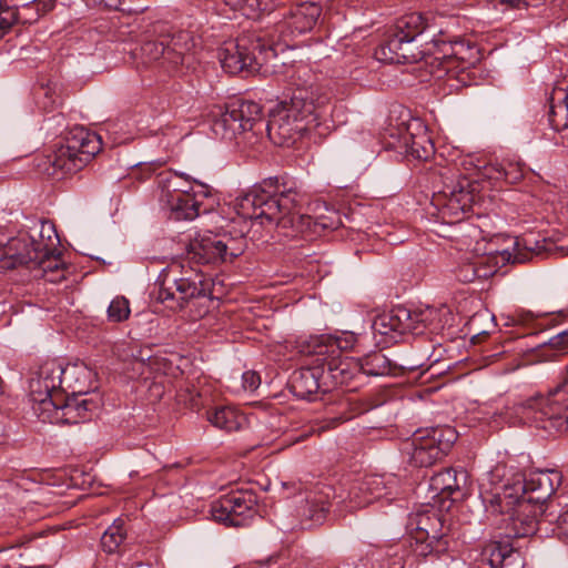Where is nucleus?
<instances>
[{
  "mask_svg": "<svg viewBox=\"0 0 568 568\" xmlns=\"http://www.w3.org/2000/svg\"><path fill=\"white\" fill-rule=\"evenodd\" d=\"M413 551L416 556L423 558L439 559L444 555H448L455 546V541L446 530L430 535L425 540L412 541Z\"/></svg>",
  "mask_w": 568,
  "mask_h": 568,
  "instance_id": "a878e982",
  "label": "nucleus"
},
{
  "mask_svg": "<svg viewBox=\"0 0 568 568\" xmlns=\"http://www.w3.org/2000/svg\"><path fill=\"white\" fill-rule=\"evenodd\" d=\"M519 557V552L508 540L489 541L480 552V562L491 568H501L508 560Z\"/></svg>",
  "mask_w": 568,
  "mask_h": 568,
  "instance_id": "2f4dec72",
  "label": "nucleus"
},
{
  "mask_svg": "<svg viewBox=\"0 0 568 568\" xmlns=\"http://www.w3.org/2000/svg\"><path fill=\"white\" fill-rule=\"evenodd\" d=\"M357 337L353 333H346L341 336L318 335L310 336L301 342V353L308 356H334L344 357L343 352L353 349Z\"/></svg>",
  "mask_w": 568,
  "mask_h": 568,
  "instance_id": "4be33fe9",
  "label": "nucleus"
},
{
  "mask_svg": "<svg viewBox=\"0 0 568 568\" xmlns=\"http://www.w3.org/2000/svg\"><path fill=\"white\" fill-rule=\"evenodd\" d=\"M313 364L324 369V389L331 392L339 386L351 387L353 382L361 377V364L353 357L313 356Z\"/></svg>",
  "mask_w": 568,
  "mask_h": 568,
  "instance_id": "f3484780",
  "label": "nucleus"
},
{
  "mask_svg": "<svg viewBox=\"0 0 568 568\" xmlns=\"http://www.w3.org/2000/svg\"><path fill=\"white\" fill-rule=\"evenodd\" d=\"M83 395H63V399H58V404L51 406L50 412H45L43 419H50L51 423L78 424L88 417V413L98 408V404L92 398H84Z\"/></svg>",
  "mask_w": 568,
  "mask_h": 568,
  "instance_id": "6ab92c4d",
  "label": "nucleus"
},
{
  "mask_svg": "<svg viewBox=\"0 0 568 568\" xmlns=\"http://www.w3.org/2000/svg\"><path fill=\"white\" fill-rule=\"evenodd\" d=\"M504 466H496L495 469L487 475L488 483L494 484L496 478H500L504 475Z\"/></svg>",
  "mask_w": 568,
  "mask_h": 568,
  "instance_id": "4d7b16f0",
  "label": "nucleus"
},
{
  "mask_svg": "<svg viewBox=\"0 0 568 568\" xmlns=\"http://www.w3.org/2000/svg\"><path fill=\"white\" fill-rule=\"evenodd\" d=\"M488 176L495 180H504L509 184H516L524 178V165L514 160H503L491 164Z\"/></svg>",
  "mask_w": 568,
  "mask_h": 568,
  "instance_id": "c9c22d12",
  "label": "nucleus"
},
{
  "mask_svg": "<svg viewBox=\"0 0 568 568\" xmlns=\"http://www.w3.org/2000/svg\"><path fill=\"white\" fill-rule=\"evenodd\" d=\"M199 190L189 193L190 202L186 197L180 199L178 203L161 202L162 205L171 212V217L174 220H193L200 214L201 201L197 196L207 197L211 194V189L204 183L196 182Z\"/></svg>",
  "mask_w": 568,
  "mask_h": 568,
  "instance_id": "393cba45",
  "label": "nucleus"
},
{
  "mask_svg": "<svg viewBox=\"0 0 568 568\" xmlns=\"http://www.w3.org/2000/svg\"><path fill=\"white\" fill-rule=\"evenodd\" d=\"M178 400L180 403H183L185 406L190 407L191 409H199L201 403H200V393H197L194 389L184 388L180 389L178 392Z\"/></svg>",
  "mask_w": 568,
  "mask_h": 568,
  "instance_id": "8fccbe9b",
  "label": "nucleus"
},
{
  "mask_svg": "<svg viewBox=\"0 0 568 568\" xmlns=\"http://www.w3.org/2000/svg\"><path fill=\"white\" fill-rule=\"evenodd\" d=\"M444 526L437 513H426L418 515L416 528L412 534V541H417L428 538L430 535L443 531Z\"/></svg>",
  "mask_w": 568,
  "mask_h": 568,
  "instance_id": "ea45409f",
  "label": "nucleus"
},
{
  "mask_svg": "<svg viewBox=\"0 0 568 568\" xmlns=\"http://www.w3.org/2000/svg\"><path fill=\"white\" fill-rule=\"evenodd\" d=\"M63 365L58 361H48L40 366L36 377L29 383L31 400L37 404L36 412L43 415L51 406L63 399Z\"/></svg>",
  "mask_w": 568,
  "mask_h": 568,
  "instance_id": "ddd939ff",
  "label": "nucleus"
},
{
  "mask_svg": "<svg viewBox=\"0 0 568 568\" xmlns=\"http://www.w3.org/2000/svg\"><path fill=\"white\" fill-rule=\"evenodd\" d=\"M521 414L539 427L568 432V385L565 382L547 395H536L520 404Z\"/></svg>",
  "mask_w": 568,
  "mask_h": 568,
  "instance_id": "0eeeda50",
  "label": "nucleus"
},
{
  "mask_svg": "<svg viewBox=\"0 0 568 568\" xmlns=\"http://www.w3.org/2000/svg\"><path fill=\"white\" fill-rule=\"evenodd\" d=\"M327 115V97L298 88L290 101H282L271 111L265 129L274 144L292 146L304 134L317 129Z\"/></svg>",
  "mask_w": 568,
  "mask_h": 568,
  "instance_id": "f03ea898",
  "label": "nucleus"
},
{
  "mask_svg": "<svg viewBox=\"0 0 568 568\" xmlns=\"http://www.w3.org/2000/svg\"><path fill=\"white\" fill-rule=\"evenodd\" d=\"M428 49L430 54L425 63L438 78L443 75L442 72L458 78L479 61L478 49L464 40L446 41L442 37L434 38L429 41Z\"/></svg>",
  "mask_w": 568,
  "mask_h": 568,
  "instance_id": "423d86ee",
  "label": "nucleus"
},
{
  "mask_svg": "<svg viewBox=\"0 0 568 568\" xmlns=\"http://www.w3.org/2000/svg\"><path fill=\"white\" fill-rule=\"evenodd\" d=\"M220 244L221 241L216 236L203 237L192 243L189 251L190 260L201 264L224 262Z\"/></svg>",
  "mask_w": 568,
  "mask_h": 568,
  "instance_id": "72a5a7b5",
  "label": "nucleus"
},
{
  "mask_svg": "<svg viewBox=\"0 0 568 568\" xmlns=\"http://www.w3.org/2000/svg\"><path fill=\"white\" fill-rule=\"evenodd\" d=\"M403 148L406 156L426 161L434 154V144L426 129L417 125L416 132L408 131L403 136Z\"/></svg>",
  "mask_w": 568,
  "mask_h": 568,
  "instance_id": "c85d7f7f",
  "label": "nucleus"
},
{
  "mask_svg": "<svg viewBox=\"0 0 568 568\" xmlns=\"http://www.w3.org/2000/svg\"><path fill=\"white\" fill-rule=\"evenodd\" d=\"M494 257L484 255L462 262L455 270L456 278L462 283H473L478 278H488L496 273Z\"/></svg>",
  "mask_w": 568,
  "mask_h": 568,
  "instance_id": "bb28decb",
  "label": "nucleus"
},
{
  "mask_svg": "<svg viewBox=\"0 0 568 568\" xmlns=\"http://www.w3.org/2000/svg\"><path fill=\"white\" fill-rule=\"evenodd\" d=\"M558 93L562 95V99L560 101H558L557 103H565L568 105V93H564V92H558Z\"/></svg>",
  "mask_w": 568,
  "mask_h": 568,
  "instance_id": "052dcab7",
  "label": "nucleus"
},
{
  "mask_svg": "<svg viewBox=\"0 0 568 568\" xmlns=\"http://www.w3.org/2000/svg\"><path fill=\"white\" fill-rule=\"evenodd\" d=\"M296 196L297 193L291 189L280 190L277 178H270L237 196L235 209L243 219L261 220V224L281 229L287 237L316 234L320 229L329 226L311 215L301 214Z\"/></svg>",
  "mask_w": 568,
  "mask_h": 568,
  "instance_id": "f257e3e1",
  "label": "nucleus"
},
{
  "mask_svg": "<svg viewBox=\"0 0 568 568\" xmlns=\"http://www.w3.org/2000/svg\"><path fill=\"white\" fill-rule=\"evenodd\" d=\"M219 240L221 241L220 245L224 262H232L235 257L242 255L246 248L244 231H241L237 236L223 234Z\"/></svg>",
  "mask_w": 568,
  "mask_h": 568,
  "instance_id": "79ce46f5",
  "label": "nucleus"
},
{
  "mask_svg": "<svg viewBox=\"0 0 568 568\" xmlns=\"http://www.w3.org/2000/svg\"><path fill=\"white\" fill-rule=\"evenodd\" d=\"M93 372L83 363L63 366V395H87L92 388Z\"/></svg>",
  "mask_w": 568,
  "mask_h": 568,
  "instance_id": "b1692460",
  "label": "nucleus"
},
{
  "mask_svg": "<svg viewBox=\"0 0 568 568\" xmlns=\"http://www.w3.org/2000/svg\"><path fill=\"white\" fill-rule=\"evenodd\" d=\"M108 320L112 323H121L131 314L129 300L124 296H115L108 307Z\"/></svg>",
  "mask_w": 568,
  "mask_h": 568,
  "instance_id": "c03bdc74",
  "label": "nucleus"
},
{
  "mask_svg": "<svg viewBox=\"0 0 568 568\" xmlns=\"http://www.w3.org/2000/svg\"><path fill=\"white\" fill-rule=\"evenodd\" d=\"M329 508L327 495L322 491L314 493L306 498V504L303 508V516L308 520L318 524L322 523Z\"/></svg>",
  "mask_w": 568,
  "mask_h": 568,
  "instance_id": "a19ab883",
  "label": "nucleus"
},
{
  "mask_svg": "<svg viewBox=\"0 0 568 568\" xmlns=\"http://www.w3.org/2000/svg\"><path fill=\"white\" fill-rule=\"evenodd\" d=\"M102 149L101 136L82 126L74 128L59 146L48 156L51 175L72 174L82 170Z\"/></svg>",
  "mask_w": 568,
  "mask_h": 568,
  "instance_id": "39448f33",
  "label": "nucleus"
},
{
  "mask_svg": "<svg viewBox=\"0 0 568 568\" xmlns=\"http://www.w3.org/2000/svg\"><path fill=\"white\" fill-rule=\"evenodd\" d=\"M483 498L488 504L487 507L491 513L508 515L507 518L503 519L506 538L528 537L537 531V517L542 510L530 505L519 495L513 494L511 489L499 490L496 487L490 493L483 494Z\"/></svg>",
  "mask_w": 568,
  "mask_h": 568,
  "instance_id": "20e7f679",
  "label": "nucleus"
},
{
  "mask_svg": "<svg viewBox=\"0 0 568 568\" xmlns=\"http://www.w3.org/2000/svg\"><path fill=\"white\" fill-rule=\"evenodd\" d=\"M41 90L43 91L44 97L49 100L48 102H43V106L44 108H53V104H54L55 101L52 100L51 97H49L50 89L49 88H42Z\"/></svg>",
  "mask_w": 568,
  "mask_h": 568,
  "instance_id": "bf43d9fd",
  "label": "nucleus"
},
{
  "mask_svg": "<svg viewBox=\"0 0 568 568\" xmlns=\"http://www.w3.org/2000/svg\"><path fill=\"white\" fill-rule=\"evenodd\" d=\"M18 20V4L0 0V31L9 30Z\"/></svg>",
  "mask_w": 568,
  "mask_h": 568,
  "instance_id": "de8ad7c7",
  "label": "nucleus"
},
{
  "mask_svg": "<svg viewBox=\"0 0 568 568\" xmlns=\"http://www.w3.org/2000/svg\"><path fill=\"white\" fill-rule=\"evenodd\" d=\"M465 480L466 473L464 470L446 468L430 478L429 487L435 495L453 496L460 490V481L465 483Z\"/></svg>",
  "mask_w": 568,
  "mask_h": 568,
  "instance_id": "473e14b6",
  "label": "nucleus"
},
{
  "mask_svg": "<svg viewBox=\"0 0 568 568\" xmlns=\"http://www.w3.org/2000/svg\"><path fill=\"white\" fill-rule=\"evenodd\" d=\"M183 175L170 172L159 175L158 184L161 189L160 202L178 203L182 197H186V202L191 201L189 193H191L193 187L189 186L187 179L183 181Z\"/></svg>",
  "mask_w": 568,
  "mask_h": 568,
  "instance_id": "c756f323",
  "label": "nucleus"
},
{
  "mask_svg": "<svg viewBox=\"0 0 568 568\" xmlns=\"http://www.w3.org/2000/svg\"><path fill=\"white\" fill-rule=\"evenodd\" d=\"M549 121L552 128L561 133L562 143L568 144V105L554 102L550 105Z\"/></svg>",
  "mask_w": 568,
  "mask_h": 568,
  "instance_id": "37998d69",
  "label": "nucleus"
},
{
  "mask_svg": "<svg viewBox=\"0 0 568 568\" xmlns=\"http://www.w3.org/2000/svg\"><path fill=\"white\" fill-rule=\"evenodd\" d=\"M555 241L552 239L544 237L537 240L532 236H525L515 242L517 253L514 255V262L523 263L532 256H539L542 253H552Z\"/></svg>",
  "mask_w": 568,
  "mask_h": 568,
  "instance_id": "f704fd0d",
  "label": "nucleus"
},
{
  "mask_svg": "<svg viewBox=\"0 0 568 568\" xmlns=\"http://www.w3.org/2000/svg\"><path fill=\"white\" fill-rule=\"evenodd\" d=\"M256 505V495L252 490L237 489L213 503L211 513L215 521L243 527L253 519Z\"/></svg>",
  "mask_w": 568,
  "mask_h": 568,
  "instance_id": "4468645a",
  "label": "nucleus"
},
{
  "mask_svg": "<svg viewBox=\"0 0 568 568\" xmlns=\"http://www.w3.org/2000/svg\"><path fill=\"white\" fill-rule=\"evenodd\" d=\"M275 57L273 45L265 43L260 37L254 40L244 37L237 41H229L219 50L221 65L230 74L257 71Z\"/></svg>",
  "mask_w": 568,
  "mask_h": 568,
  "instance_id": "6e6552de",
  "label": "nucleus"
},
{
  "mask_svg": "<svg viewBox=\"0 0 568 568\" xmlns=\"http://www.w3.org/2000/svg\"><path fill=\"white\" fill-rule=\"evenodd\" d=\"M452 427H435L416 430L405 444L409 463L416 467H430L450 450L457 440Z\"/></svg>",
  "mask_w": 568,
  "mask_h": 568,
  "instance_id": "1a4fd4ad",
  "label": "nucleus"
},
{
  "mask_svg": "<svg viewBox=\"0 0 568 568\" xmlns=\"http://www.w3.org/2000/svg\"><path fill=\"white\" fill-rule=\"evenodd\" d=\"M555 532L560 540L568 544V509L558 516Z\"/></svg>",
  "mask_w": 568,
  "mask_h": 568,
  "instance_id": "3c124183",
  "label": "nucleus"
},
{
  "mask_svg": "<svg viewBox=\"0 0 568 568\" xmlns=\"http://www.w3.org/2000/svg\"><path fill=\"white\" fill-rule=\"evenodd\" d=\"M45 254L41 245H36L33 239L20 236L8 241L0 255V270L7 271L16 268L19 265H29L32 267L34 261Z\"/></svg>",
  "mask_w": 568,
  "mask_h": 568,
  "instance_id": "aec40b11",
  "label": "nucleus"
},
{
  "mask_svg": "<svg viewBox=\"0 0 568 568\" xmlns=\"http://www.w3.org/2000/svg\"><path fill=\"white\" fill-rule=\"evenodd\" d=\"M124 520L118 518L110 525L101 537V548L106 554H115L126 538Z\"/></svg>",
  "mask_w": 568,
  "mask_h": 568,
  "instance_id": "4c0bfd02",
  "label": "nucleus"
},
{
  "mask_svg": "<svg viewBox=\"0 0 568 568\" xmlns=\"http://www.w3.org/2000/svg\"><path fill=\"white\" fill-rule=\"evenodd\" d=\"M262 109L254 101L233 100L225 105V110L214 121L213 129L225 140H232L240 134L263 125Z\"/></svg>",
  "mask_w": 568,
  "mask_h": 568,
  "instance_id": "9d476101",
  "label": "nucleus"
},
{
  "mask_svg": "<svg viewBox=\"0 0 568 568\" xmlns=\"http://www.w3.org/2000/svg\"><path fill=\"white\" fill-rule=\"evenodd\" d=\"M165 38L168 62L172 63L174 67L189 65L192 60L191 52L195 47L191 32L182 30Z\"/></svg>",
  "mask_w": 568,
  "mask_h": 568,
  "instance_id": "cd10ccee",
  "label": "nucleus"
},
{
  "mask_svg": "<svg viewBox=\"0 0 568 568\" xmlns=\"http://www.w3.org/2000/svg\"><path fill=\"white\" fill-rule=\"evenodd\" d=\"M44 256L39 257V261H34L32 267H38L42 270L44 273L53 272L59 270L60 267V258L58 255L53 254V251H48L45 247H42Z\"/></svg>",
  "mask_w": 568,
  "mask_h": 568,
  "instance_id": "09e8293b",
  "label": "nucleus"
},
{
  "mask_svg": "<svg viewBox=\"0 0 568 568\" xmlns=\"http://www.w3.org/2000/svg\"><path fill=\"white\" fill-rule=\"evenodd\" d=\"M321 13L322 8L317 3L304 2L291 9L288 16L276 23V28L284 39L303 34L315 27Z\"/></svg>",
  "mask_w": 568,
  "mask_h": 568,
  "instance_id": "412c9836",
  "label": "nucleus"
},
{
  "mask_svg": "<svg viewBox=\"0 0 568 568\" xmlns=\"http://www.w3.org/2000/svg\"><path fill=\"white\" fill-rule=\"evenodd\" d=\"M207 282L201 274L180 277L173 281L172 286H165V281L160 285L158 300L166 303L172 310H182L194 298L206 295Z\"/></svg>",
  "mask_w": 568,
  "mask_h": 568,
  "instance_id": "a211bd4d",
  "label": "nucleus"
},
{
  "mask_svg": "<svg viewBox=\"0 0 568 568\" xmlns=\"http://www.w3.org/2000/svg\"><path fill=\"white\" fill-rule=\"evenodd\" d=\"M40 241H36V245H41L48 251H54L55 245L59 243V236L53 223L49 221H41Z\"/></svg>",
  "mask_w": 568,
  "mask_h": 568,
  "instance_id": "49530a36",
  "label": "nucleus"
},
{
  "mask_svg": "<svg viewBox=\"0 0 568 568\" xmlns=\"http://www.w3.org/2000/svg\"><path fill=\"white\" fill-rule=\"evenodd\" d=\"M358 362L361 364V375L384 376L392 373V363L382 352L368 354Z\"/></svg>",
  "mask_w": 568,
  "mask_h": 568,
  "instance_id": "58836bf2",
  "label": "nucleus"
},
{
  "mask_svg": "<svg viewBox=\"0 0 568 568\" xmlns=\"http://www.w3.org/2000/svg\"><path fill=\"white\" fill-rule=\"evenodd\" d=\"M428 19L422 13L413 12L399 18L385 42L375 51V58L384 63H416L425 61L430 54L429 42L422 48L419 37L428 31Z\"/></svg>",
  "mask_w": 568,
  "mask_h": 568,
  "instance_id": "7ed1b4c3",
  "label": "nucleus"
},
{
  "mask_svg": "<svg viewBox=\"0 0 568 568\" xmlns=\"http://www.w3.org/2000/svg\"><path fill=\"white\" fill-rule=\"evenodd\" d=\"M324 369L318 364L313 367H303L293 373L290 379V389L294 396L302 399H311L320 390L324 389Z\"/></svg>",
  "mask_w": 568,
  "mask_h": 568,
  "instance_id": "5701e85b",
  "label": "nucleus"
},
{
  "mask_svg": "<svg viewBox=\"0 0 568 568\" xmlns=\"http://www.w3.org/2000/svg\"><path fill=\"white\" fill-rule=\"evenodd\" d=\"M32 4L39 14H44L51 11L55 6V0H31Z\"/></svg>",
  "mask_w": 568,
  "mask_h": 568,
  "instance_id": "864d4df0",
  "label": "nucleus"
},
{
  "mask_svg": "<svg viewBox=\"0 0 568 568\" xmlns=\"http://www.w3.org/2000/svg\"><path fill=\"white\" fill-rule=\"evenodd\" d=\"M206 419L216 428L236 432L246 425V417L235 407L221 406L206 412Z\"/></svg>",
  "mask_w": 568,
  "mask_h": 568,
  "instance_id": "7c9ffc66",
  "label": "nucleus"
},
{
  "mask_svg": "<svg viewBox=\"0 0 568 568\" xmlns=\"http://www.w3.org/2000/svg\"><path fill=\"white\" fill-rule=\"evenodd\" d=\"M141 52L148 61H156L161 58L168 61L166 38L145 41L141 45Z\"/></svg>",
  "mask_w": 568,
  "mask_h": 568,
  "instance_id": "a18cd8bd",
  "label": "nucleus"
},
{
  "mask_svg": "<svg viewBox=\"0 0 568 568\" xmlns=\"http://www.w3.org/2000/svg\"><path fill=\"white\" fill-rule=\"evenodd\" d=\"M551 345L565 348L568 346V329L551 338Z\"/></svg>",
  "mask_w": 568,
  "mask_h": 568,
  "instance_id": "6e6d98bb",
  "label": "nucleus"
},
{
  "mask_svg": "<svg viewBox=\"0 0 568 568\" xmlns=\"http://www.w3.org/2000/svg\"><path fill=\"white\" fill-rule=\"evenodd\" d=\"M430 311H412L405 306L398 305L389 311L375 316L372 328L375 334L389 337L396 342L398 336L406 333L420 334L426 327Z\"/></svg>",
  "mask_w": 568,
  "mask_h": 568,
  "instance_id": "f8f14e48",
  "label": "nucleus"
},
{
  "mask_svg": "<svg viewBox=\"0 0 568 568\" xmlns=\"http://www.w3.org/2000/svg\"><path fill=\"white\" fill-rule=\"evenodd\" d=\"M278 0H224L234 10H241L248 18H258L264 12H271Z\"/></svg>",
  "mask_w": 568,
  "mask_h": 568,
  "instance_id": "e433bc0d",
  "label": "nucleus"
},
{
  "mask_svg": "<svg viewBox=\"0 0 568 568\" xmlns=\"http://www.w3.org/2000/svg\"><path fill=\"white\" fill-rule=\"evenodd\" d=\"M555 241V245L552 246V252H560L562 254L568 253V235H564L561 237H551Z\"/></svg>",
  "mask_w": 568,
  "mask_h": 568,
  "instance_id": "5fc2aeb1",
  "label": "nucleus"
},
{
  "mask_svg": "<svg viewBox=\"0 0 568 568\" xmlns=\"http://www.w3.org/2000/svg\"><path fill=\"white\" fill-rule=\"evenodd\" d=\"M561 481L560 471L546 469L532 471L523 481H517L511 486L504 484L498 488L499 490L511 489L513 494L519 495L520 498L542 510L544 503L555 494Z\"/></svg>",
  "mask_w": 568,
  "mask_h": 568,
  "instance_id": "2eb2a0df",
  "label": "nucleus"
},
{
  "mask_svg": "<svg viewBox=\"0 0 568 568\" xmlns=\"http://www.w3.org/2000/svg\"><path fill=\"white\" fill-rule=\"evenodd\" d=\"M500 3H508L511 7H519L521 3L525 6L529 4V0H498Z\"/></svg>",
  "mask_w": 568,
  "mask_h": 568,
  "instance_id": "13d9d810",
  "label": "nucleus"
},
{
  "mask_svg": "<svg viewBox=\"0 0 568 568\" xmlns=\"http://www.w3.org/2000/svg\"><path fill=\"white\" fill-rule=\"evenodd\" d=\"M398 481L395 476L367 475L349 493L348 509L355 510L368 506L375 500L394 499Z\"/></svg>",
  "mask_w": 568,
  "mask_h": 568,
  "instance_id": "dca6fc26",
  "label": "nucleus"
},
{
  "mask_svg": "<svg viewBox=\"0 0 568 568\" xmlns=\"http://www.w3.org/2000/svg\"><path fill=\"white\" fill-rule=\"evenodd\" d=\"M476 186L466 178L433 195L432 204L444 223L460 222L476 201Z\"/></svg>",
  "mask_w": 568,
  "mask_h": 568,
  "instance_id": "9b49d317",
  "label": "nucleus"
},
{
  "mask_svg": "<svg viewBox=\"0 0 568 568\" xmlns=\"http://www.w3.org/2000/svg\"><path fill=\"white\" fill-rule=\"evenodd\" d=\"M261 378L254 371H246L242 374V387L245 390L254 392L258 388Z\"/></svg>",
  "mask_w": 568,
  "mask_h": 568,
  "instance_id": "603ef678",
  "label": "nucleus"
}]
</instances>
